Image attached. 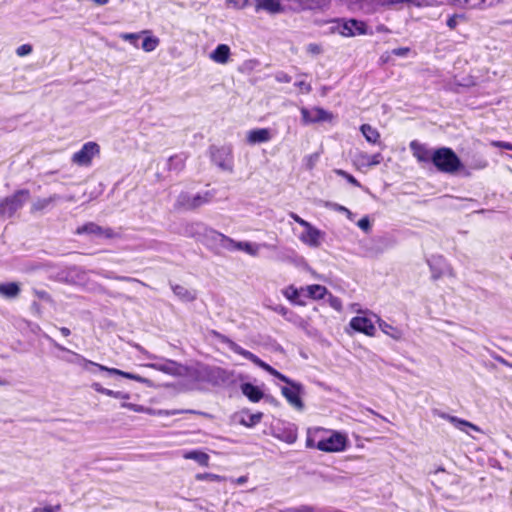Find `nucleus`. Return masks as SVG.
Returning a JSON list of instances; mask_svg holds the SVG:
<instances>
[{
  "label": "nucleus",
  "mask_w": 512,
  "mask_h": 512,
  "mask_svg": "<svg viewBox=\"0 0 512 512\" xmlns=\"http://www.w3.org/2000/svg\"><path fill=\"white\" fill-rule=\"evenodd\" d=\"M229 348L235 352L236 354H239L243 356L244 358L250 360L258 367L262 368L272 376L278 378L279 380L283 381L289 386H284L281 388L282 395L286 398L288 403L296 408L297 410L301 411L304 409V403L301 400V394L303 393V386L300 383L294 382L285 375L278 372L276 369H274L269 364L262 361L258 356L253 354L252 352L242 348L238 344H236L233 341L229 342Z\"/></svg>",
  "instance_id": "1"
},
{
  "label": "nucleus",
  "mask_w": 512,
  "mask_h": 512,
  "mask_svg": "<svg viewBox=\"0 0 512 512\" xmlns=\"http://www.w3.org/2000/svg\"><path fill=\"white\" fill-rule=\"evenodd\" d=\"M438 171L455 174L462 168V163L456 153L447 147L434 150L433 162Z\"/></svg>",
  "instance_id": "2"
},
{
  "label": "nucleus",
  "mask_w": 512,
  "mask_h": 512,
  "mask_svg": "<svg viewBox=\"0 0 512 512\" xmlns=\"http://www.w3.org/2000/svg\"><path fill=\"white\" fill-rule=\"evenodd\" d=\"M30 197L26 189L16 191L14 194L0 198V218H11L20 210Z\"/></svg>",
  "instance_id": "3"
},
{
  "label": "nucleus",
  "mask_w": 512,
  "mask_h": 512,
  "mask_svg": "<svg viewBox=\"0 0 512 512\" xmlns=\"http://www.w3.org/2000/svg\"><path fill=\"white\" fill-rule=\"evenodd\" d=\"M201 377L214 386H228L234 382L233 372L216 366L203 368Z\"/></svg>",
  "instance_id": "4"
},
{
  "label": "nucleus",
  "mask_w": 512,
  "mask_h": 512,
  "mask_svg": "<svg viewBox=\"0 0 512 512\" xmlns=\"http://www.w3.org/2000/svg\"><path fill=\"white\" fill-rule=\"evenodd\" d=\"M202 243L214 250H228L232 251V247L235 244V241L230 237L207 227L204 238L202 239Z\"/></svg>",
  "instance_id": "5"
},
{
  "label": "nucleus",
  "mask_w": 512,
  "mask_h": 512,
  "mask_svg": "<svg viewBox=\"0 0 512 512\" xmlns=\"http://www.w3.org/2000/svg\"><path fill=\"white\" fill-rule=\"evenodd\" d=\"M213 197L214 194L211 191H205L195 195L188 192H182L177 198V205L187 210H193L211 202Z\"/></svg>",
  "instance_id": "6"
},
{
  "label": "nucleus",
  "mask_w": 512,
  "mask_h": 512,
  "mask_svg": "<svg viewBox=\"0 0 512 512\" xmlns=\"http://www.w3.org/2000/svg\"><path fill=\"white\" fill-rule=\"evenodd\" d=\"M99 153L100 146L96 142H86L79 151L72 155L71 161L77 166L88 167Z\"/></svg>",
  "instance_id": "7"
},
{
  "label": "nucleus",
  "mask_w": 512,
  "mask_h": 512,
  "mask_svg": "<svg viewBox=\"0 0 512 512\" xmlns=\"http://www.w3.org/2000/svg\"><path fill=\"white\" fill-rule=\"evenodd\" d=\"M347 439L345 435L334 432L329 437L317 441L316 449L323 452H340L345 450Z\"/></svg>",
  "instance_id": "8"
},
{
  "label": "nucleus",
  "mask_w": 512,
  "mask_h": 512,
  "mask_svg": "<svg viewBox=\"0 0 512 512\" xmlns=\"http://www.w3.org/2000/svg\"><path fill=\"white\" fill-rule=\"evenodd\" d=\"M211 158L214 164L224 171L232 172L233 157L229 147H215L211 150Z\"/></svg>",
  "instance_id": "9"
},
{
  "label": "nucleus",
  "mask_w": 512,
  "mask_h": 512,
  "mask_svg": "<svg viewBox=\"0 0 512 512\" xmlns=\"http://www.w3.org/2000/svg\"><path fill=\"white\" fill-rule=\"evenodd\" d=\"M428 265L431 271V277L433 280H438L444 275L449 277H455L454 269L446 262L442 256H434L428 260Z\"/></svg>",
  "instance_id": "10"
},
{
  "label": "nucleus",
  "mask_w": 512,
  "mask_h": 512,
  "mask_svg": "<svg viewBox=\"0 0 512 512\" xmlns=\"http://www.w3.org/2000/svg\"><path fill=\"white\" fill-rule=\"evenodd\" d=\"M366 25L362 21L349 19L338 23V34L344 37H354L366 34Z\"/></svg>",
  "instance_id": "11"
},
{
  "label": "nucleus",
  "mask_w": 512,
  "mask_h": 512,
  "mask_svg": "<svg viewBox=\"0 0 512 512\" xmlns=\"http://www.w3.org/2000/svg\"><path fill=\"white\" fill-rule=\"evenodd\" d=\"M301 114L304 124L326 122L333 119L332 113L320 107H314L312 109L302 108Z\"/></svg>",
  "instance_id": "12"
},
{
  "label": "nucleus",
  "mask_w": 512,
  "mask_h": 512,
  "mask_svg": "<svg viewBox=\"0 0 512 512\" xmlns=\"http://www.w3.org/2000/svg\"><path fill=\"white\" fill-rule=\"evenodd\" d=\"M382 160L383 157L380 153L369 155L366 152L358 151L353 156V163L358 169L379 165Z\"/></svg>",
  "instance_id": "13"
},
{
  "label": "nucleus",
  "mask_w": 512,
  "mask_h": 512,
  "mask_svg": "<svg viewBox=\"0 0 512 512\" xmlns=\"http://www.w3.org/2000/svg\"><path fill=\"white\" fill-rule=\"evenodd\" d=\"M304 229L305 230L299 236L300 241L309 247H319L321 245L323 233L312 224H309V226Z\"/></svg>",
  "instance_id": "14"
},
{
  "label": "nucleus",
  "mask_w": 512,
  "mask_h": 512,
  "mask_svg": "<svg viewBox=\"0 0 512 512\" xmlns=\"http://www.w3.org/2000/svg\"><path fill=\"white\" fill-rule=\"evenodd\" d=\"M350 326L355 331L364 333L368 336H373L376 331L372 320L365 316L353 317L350 321Z\"/></svg>",
  "instance_id": "15"
},
{
  "label": "nucleus",
  "mask_w": 512,
  "mask_h": 512,
  "mask_svg": "<svg viewBox=\"0 0 512 512\" xmlns=\"http://www.w3.org/2000/svg\"><path fill=\"white\" fill-rule=\"evenodd\" d=\"M47 338L53 344L54 347H56L57 349H59L61 351L67 352V353H69L71 355L70 358H64V360L66 362L80 365L84 369H88L89 366H93L94 365L93 361L87 360L82 355H80V354H78L76 352H73V351L65 348L64 346H62L59 343H57L56 341H54L52 338H50V337H47Z\"/></svg>",
  "instance_id": "16"
},
{
  "label": "nucleus",
  "mask_w": 512,
  "mask_h": 512,
  "mask_svg": "<svg viewBox=\"0 0 512 512\" xmlns=\"http://www.w3.org/2000/svg\"><path fill=\"white\" fill-rule=\"evenodd\" d=\"M76 233L77 234H84V233L93 234V235L103 237V238H111L114 235V232L112 229L102 228L95 223H87L81 227H78Z\"/></svg>",
  "instance_id": "17"
},
{
  "label": "nucleus",
  "mask_w": 512,
  "mask_h": 512,
  "mask_svg": "<svg viewBox=\"0 0 512 512\" xmlns=\"http://www.w3.org/2000/svg\"><path fill=\"white\" fill-rule=\"evenodd\" d=\"M410 149L413 153V156L419 162H433L434 151H431L425 145L417 141H412L410 143Z\"/></svg>",
  "instance_id": "18"
},
{
  "label": "nucleus",
  "mask_w": 512,
  "mask_h": 512,
  "mask_svg": "<svg viewBox=\"0 0 512 512\" xmlns=\"http://www.w3.org/2000/svg\"><path fill=\"white\" fill-rule=\"evenodd\" d=\"M207 227L208 226H206L205 224H203L201 222L189 223L184 227V234L186 236L193 237L196 240L202 242V239L204 238Z\"/></svg>",
  "instance_id": "19"
},
{
  "label": "nucleus",
  "mask_w": 512,
  "mask_h": 512,
  "mask_svg": "<svg viewBox=\"0 0 512 512\" xmlns=\"http://www.w3.org/2000/svg\"><path fill=\"white\" fill-rule=\"evenodd\" d=\"M254 9L257 14L266 12L270 15L282 13L285 10L280 2H256Z\"/></svg>",
  "instance_id": "20"
},
{
  "label": "nucleus",
  "mask_w": 512,
  "mask_h": 512,
  "mask_svg": "<svg viewBox=\"0 0 512 512\" xmlns=\"http://www.w3.org/2000/svg\"><path fill=\"white\" fill-rule=\"evenodd\" d=\"M439 416L441 418L445 419V420H448L457 429H459L460 431H463L465 433H468L467 428H470V429H472L474 431H480V429L476 425H474L473 423L468 422V421L463 420V419H460L458 417L451 416V415L446 414V413H440Z\"/></svg>",
  "instance_id": "21"
},
{
  "label": "nucleus",
  "mask_w": 512,
  "mask_h": 512,
  "mask_svg": "<svg viewBox=\"0 0 512 512\" xmlns=\"http://www.w3.org/2000/svg\"><path fill=\"white\" fill-rule=\"evenodd\" d=\"M230 48L226 44H219L214 51L211 52L210 58L218 64H226L230 57Z\"/></svg>",
  "instance_id": "22"
},
{
  "label": "nucleus",
  "mask_w": 512,
  "mask_h": 512,
  "mask_svg": "<svg viewBox=\"0 0 512 512\" xmlns=\"http://www.w3.org/2000/svg\"><path fill=\"white\" fill-rule=\"evenodd\" d=\"M241 391L243 395H245L251 402L254 403L259 402L264 396V393L260 390V388L251 383H243L241 385Z\"/></svg>",
  "instance_id": "23"
},
{
  "label": "nucleus",
  "mask_w": 512,
  "mask_h": 512,
  "mask_svg": "<svg viewBox=\"0 0 512 512\" xmlns=\"http://www.w3.org/2000/svg\"><path fill=\"white\" fill-rule=\"evenodd\" d=\"M270 139L271 133L269 129L266 128L251 130L247 135V140L251 144L268 142Z\"/></svg>",
  "instance_id": "24"
},
{
  "label": "nucleus",
  "mask_w": 512,
  "mask_h": 512,
  "mask_svg": "<svg viewBox=\"0 0 512 512\" xmlns=\"http://www.w3.org/2000/svg\"><path fill=\"white\" fill-rule=\"evenodd\" d=\"M95 367H97L100 371H105L111 375H119V376H122L124 378H127V379H131V380H135L137 382H145V379L139 375H136V374H132V373H129V372H124L122 370H119V369H116V368H109V367H106L104 365H101V364H98V363H95L94 362V365Z\"/></svg>",
  "instance_id": "25"
},
{
  "label": "nucleus",
  "mask_w": 512,
  "mask_h": 512,
  "mask_svg": "<svg viewBox=\"0 0 512 512\" xmlns=\"http://www.w3.org/2000/svg\"><path fill=\"white\" fill-rule=\"evenodd\" d=\"M147 367L164 372L170 375H176L179 373V365L171 360H167L162 364L159 363H150L147 364Z\"/></svg>",
  "instance_id": "26"
},
{
  "label": "nucleus",
  "mask_w": 512,
  "mask_h": 512,
  "mask_svg": "<svg viewBox=\"0 0 512 512\" xmlns=\"http://www.w3.org/2000/svg\"><path fill=\"white\" fill-rule=\"evenodd\" d=\"M20 294V286L16 282L0 283V295L7 299H15Z\"/></svg>",
  "instance_id": "27"
},
{
  "label": "nucleus",
  "mask_w": 512,
  "mask_h": 512,
  "mask_svg": "<svg viewBox=\"0 0 512 512\" xmlns=\"http://www.w3.org/2000/svg\"><path fill=\"white\" fill-rule=\"evenodd\" d=\"M182 456L184 459L196 461L200 466L207 467L209 465L210 457L205 452L199 450L186 451Z\"/></svg>",
  "instance_id": "28"
},
{
  "label": "nucleus",
  "mask_w": 512,
  "mask_h": 512,
  "mask_svg": "<svg viewBox=\"0 0 512 512\" xmlns=\"http://www.w3.org/2000/svg\"><path fill=\"white\" fill-rule=\"evenodd\" d=\"M274 436L287 444H293L297 440V432L293 427L278 429L274 432Z\"/></svg>",
  "instance_id": "29"
},
{
  "label": "nucleus",
  "mask_w": 512,
  "mask_h": 512,
  "mask_svg": "<svg viewBox=\"0 0 512 512\" xmlns=\"http://www.w3.org/2000/svg\"><path fill=\"white\" fill-rule=\"evenodd\" d=\"M91 387L96 392L107 395L109 397L122 399V400H128L130 398V395L128 393L121 392V391H113V390L104 388L100 383H97V382L93 383L91 385Z\"/></svg>",
  "instance_id": "30"
},
{
  "label": "nucleus",
  "mask_w": 512,
  "mask_h": 512,
  "mask_svg": "<svg viewBox=\"0 0 512 512\" xmlns=\"http://www.w3.org/2000/svg\"><path fill=\"white\" fill-rule=\"evenodd\" d=\"M360 131L367 142L371 144H380V133L376 128L372 127L369 124H363L360 127Z\"/></svg>",
  "instance_id": "31"
},
{
  "label": "nucleus",
  "mask_w": 512,
  "mask_h": 512,
  "mask_svg": "<svg viewBox=\"0 0 512 512\" xmlns=\"http://www.w3.org/2000/svg\"><path fill=\"white\" fill-rule=\"evenodd\" d=\"M187 156L183 153L171 156L167 160L168 169L175 172H180L185 167Z\"/></svg>",
  "instance_id": "32"
},
{
  "label": "nucleus",
  "mask_w": 512,
  "mask_h": 512,
  "mask_svg": "<svg viewBox=\"0 0 512 512\" xmlns=\"http://www.w3.org/2000/svg\"><path fill=\"white\" fill-rule=\"evenodd\" d=\"M172 290L174 294L182 301L191 302L196 298V293L184 286L174 285L172 286Z\"/></svg>",
  "instance_id": "33"
},
{
  "label": "nucleus",
  "mask_w": 512,
  "mask_h": 512,
  "mask_svg": "<svg viewBox=\"0 0 512 512\" xmlns=\"http://www.w3.org/2000/svg\"><path fill=\"white\" fill-rule=\"evenodd\" d=\"M260 245L250 242H236L232 247L233 250H241L251 256H257L259 254Z\"/></svg>",
  "instance_id": "34"
},
{
  "label": "nucleus",
  "mask_w": 512,
  "mask_h": 512,
  "mask_svg": "<svg viewBox=\"0 0 512 512\" xmlns=\"http://www.w3.org/2000/svg\"><path fill=\"white\" fill-rule=\"evenodd\" d=\"M59 199H60V196L56 195V194H54L48 198H39L34 201V203L32 204L31 210H32V212L44 210L49 205H51L53 202H55Z\"/></svg>",
  "instance_id": "35"
},
{
  "label": "nucleus",
  "mask_w": 512,
  "mask_h": 512,
  "mask_svg": "<svg viewBox=\"0 0 512 512\" xmlns=\"http://www.w3.org/2000/svg\"><path fill=\"white\" fill-rule=\"evenodd\" d=\"M301 291H306L307 295L313 299H322L327 293V289L321 285H309L305 289L301 288Z\"/></svg>",
  "instance_id": "36"
},
{
  "label": "nucleus",
  "mask_w": 512,
  "mask_h": 512,
  "mask_svg": "<svg viewBox=\"0 0 512 512\" xmlns=\"http://www.w3.org/2000/svg\"><path fill=\"white\" fill-rule=\"evenodd\" d=\"M95 273L104 278L115 279V280L126 281V282H137L143 286H146V284L144 282H142L136 278H132V277H128V276H117V275H114L112 272H105V271H98Z\"/></svg>",
  "instance_id": "37"
},
{
  "label": "nucleus",
  "mask_w": 512,
  "mask_h": 512,
  "mask_svg": "<svg viewBox=\"0 0 512 512\" xmlns=\"http://www.w3.org/2000/svg\"><path fill=\"white\" fill-rule=\"evenodd\" d=\"M148 30L141 31L139 33H121L120 38L124 41L130 42L134 47H138V40L141 38L142 35L148 34Z\"/></svg>",
  "instance_id": "38"
},
{
  "label": "nucleus",
  "mask_w": 512,
  "mask_h": 512,
  "mask_svg": "<svg viewBox=\"0 0 512 512\" xmlns=\"http://www.w3.org/2000/svg\"><path fill=\"white\" fill-rule=\"evenodd\" d=\"M159 43L160 40L157 37L147 36L142 41V49L145 52H152L158 47Z\"/></svg>",
  "instance_id": "39"
},
{
  "label": "nucleus",
  "mask_w": 512,
  "mask_h": 512,
  "mask_svg": "<svg viewBox=\"0 0 512 512\" xmlns=\"http://www.w3.org/2000/svg\"><path fill=\"white\" fill-rule=\"evenodd\" d=\"M300 292L301 290H298L294 286H289L283 291V295L291 302L302 305L303 302L298 300Z\"/></svg>",
  "instance_id": "40"
},
{
  "label": "nucleus",
  "mask_w": 512,
  "mask_h": 512,
  "mask_svg": "<svg viewBox=\"0 0 512 512\" xmlns=\"http://www.w3.org/2000/svg\"><path fill=\"white\" fill-rule=\"evenodd\" d=\"M121 406L123 408H127V409L132 410V411L137 412V413L156 414V412H154L152 409L146 408V407H144L142 405H138V404L123 402L121 404Z\"/></svg>",
  "instance_id": "41"
},
{
  "label": "nucleus",
  "mask_w": 512,
  "mask_h": 512,
  "mask_svg": "<svg viewBox=\"0 0 512 512\" xmlns=\"http://www.w3.org/2000/svg\"><path fill=\"white\" fill-rule=\"evenodd\" d=\"M195 478L198 481L208 480V481H214V482H221V481L226 480L225 476H221V475H217V474H213V473H198V474H196Z\"/></svg>",
  "instance_id": "42"
},
{
  "label": "nucleus",
  "mask_w": 512,
  "mask_h": 512,
  "mask_svg": "<svg viewBox=\"0 0 512 512\" xmlns=\"http://www.w3.org/2000/svg\"><path fill=\"white\" fill-rule=\"evenodd\" d=\"M262 417L263 414L261 412H258L249 415L247 419H241L240 423L246 427H253L261 421Z\"/></svg>",
  "instance_id": "43"
},
{
  "label": "nucleus",
  "mask_w": 512,
  "mask_h": 512,
  "mask_svg": "<svg viewBox=\"0 0 512 512\" xmlns=\"http://www.w3.org/2000/svg\"><path fill=\"white\" fill-rule=\"evenodd\" d=\"M379 326H380L381 330L385 334L391 336L394 339H398L399 338V332L395 328H393L392 326H390V325H388L386 323H380Z\"/></svg>",
  "instance_id": "44"
},
{
  "label": "nucleus",
  "mask_w": 512,
  "mask_h": 512,
  "mask_svg": "<svg viewBox=\"0 0 512 512\" xmlns=\"http://www.w3.org/2000/svg\"><path fill=\"white\" fill-rule=\"evenodd\" d=\"M319 160V153H313L305 157L304 162L307 169L311 170L314 168Z\"/></svg>",
  "instance_id": "45"
},
{
  "label": "nucleus",
  "mask_w": 512,
  "mask_h": 512,
  "mask_svg": "<svg viewBox=\"0 0 512 512\" xmlns=\"http://www.w3.org/2000/svg\"><path fill=\"white\" fill-rule=\"evenodd\" d=\"M272 310L282 316H284L287 320L291 321L292 320V313L284 306L282 305H276L274 307H272Z\"/></svg>",
  "instance_id": "46"
},
{
  "label": "nucleus",
  "mask_w": 512,
  "mask_h": 512,
  "mask_svg": "<svg viewBox=\"0 0 512 512\" xmlns=\"http://www.w3.org/2000/svg\"><path fill=\"white\" fill-rule=\"evenodd\" d=\"M32 51H33L32 45H30V44H23V45H20L16 49V55L19 56V57H24V56H27V55L31 54Z\"/></svg>",
  "instance_id": "47"
},
{
  "label": "nucleus",
  "mask_w": 512,
  "mask_h": 512,
  "mask_svg": "<svg viewBox=\"0 0 512 512\" xmlns=\"http://www.w3.org/2000/svg\"><path fill=\"white\" fill-rule=\"evenodd\" d=\"M358 227L368 233L371 230V224L368 217H363L357 222Z\"/></svg>",
  "instance_id": "48"
},
{
  "label": "nucleus",
  "mask_w": 512,
  "mask_h": 512,
  "mask_svg": "<svg viewBox=\"0 0 512 512\" xmlns=\"http://www.w3.org/2000/svg\"><path fill=\"white\" fill-rule=\"evenodd\" d=\"M306 50L312 55H319L323 52L322 46L316 43L308 44Z\"/></svg>",
  "instance_id": "49"
},
{
  "label": "nucleus",
  "mask_w": 512,
  "mask_h": 512,
  "mask_svg": "<svg viewBox=\"0 0 512 512\" xmlns=\"http://www.w3.org/2000/svg\"><path fill=\"white\" fill-rule=\"evenodd\" d=\"M295 86L304 94H309L312 91L311 85L303 80L295 82Z\"/></svg>",
  "instance_id": "50"
},
{
  "label": "nucleus",
  "mask_w": 512,
  "mask_h": 512,
  "mask_svg": "<svg viewBox=\"0 0 512 512\" xmlns=\"http://www.w3.org/2000/svg\"><path fill=\"white\" fill-rule=\"evenodd\" d=\"M275 79L279 83H289L292 80L291 76L283 71L277 72L275 74Z\"/></svg>",
  "instance_id": "51"
},
{
  "label": "nucleus",
  "mask_w": 512,
  "mask_h": 512,
  "mask_svg": "<svg viewBox=\"0 0 512 512\" xmlns=\"http://www.w3.org/2000/svg\"><path fill=\"white\" fill-rule=\"evenodd\" d=\"M409 52H410V48H408V47L395 48L391 51V53L393 55L399 56V57H405L406 55H408Z\"/></svg>",
  "instance_id": "52"
},
{
  "label": "nucleus",
  "mask_w": 512,
  "mask_h": 512,
  "mask_svg": "<svg viewBox=\"0 0 512 512\" xmlns=\"http://www.w3.org/2000/svg\"><path fill=\"white\" fill-rule=\"evenodd\" d=\"M460 19H463L462 15H453L447 20V26L451 29H454Z\"/></svg>",
  "instance_id": "53"
},
{
  "label": "nucleus",
  "mask_w": 512,
  "mask_h": 512,
  "mask_svg": "<svg viewBox=\"0 0 512 512\" xmlns=\"http://www.w3.org/2000/svg\"><path fill=\"white\" fill-rule=\"evenodd\" d=\"M491 145L498 148H503L512 151V143L504 141H492Z\"/></svg>",
  "instance_id": "54"
},
{
  "label": "nucleus",
  "mask_w": 512,
  "mask_h": 512,
  "mask_svg": "<svg viewBox=\"0 0 512 512\" xmlns=\"http://www.w3.org/2000/svg\"><path fill=\"white\" fill-rule=\"evenodd\" d=\"M289 216L295 221L297 222L298 224H300L302 227L306 228L307 226H309V222L302 219L301 217H299L296 213L294 212H291L289 214Z\"/></svg>",
  "instance_id": "55"
},
{
  "label": "nucleus",
  "mask_w": 512,
  "mask_h": 512,
  "mask_svg": "<svg viewBox=\"0 0 512 512\" xmlns=\"http://www.w3.org/2000/svg\"><path fill=\"white\" fill-rule=\"evenodd\" d=\"M330 305L337 311H340L342 309L341 301L337 297H330Z\"/></svg>",
  "instance_id": "56"
},
{
  "label": "nucleus",
  "mask_w": 512,
  "mask_h": 512,
  "mask_svg": "<svg viewBox=\"0 0 512 512\" xmlns=\"http://www.w3.org/2000/svg\"><path fill=\"white\" fill-rule=\"evenodd\" d=\"M345 179L352 185L356 186V187H360V183L358 182V180L352 176L351 174L348 173V175L345 177Z\"/></svg>",
  "instance_id": "57"
},
{
  "label": "nucleus",
  "mask_w": 512,
  "mask_h": 512,
  "mask_svg": "<svg viewBox=\"0 0 512 512\" xmlns=\"http://www.w3.org/2000/svg\"><path fill=\"white\" fill-rule=\"evenodd\" d=\"M316 444L317 442H315V439L308 435L307 439H306V447L308 448H316Z\"/></svg>",
  "instance_id": "58"
},
{
  "label": "nucleus",
  "mask_w": 512,
  "mask_h": 512,
  "mask_svg": "<svg viewBox=\"0 0 512 512\" xmlns=\"http://www.w3.org/2000/svg\"><path fill=\"white\" fill-rule=\"evenodd\" d=\"M487 161L484 160V159H481V160H478L475 165H474V168L476 169H484L487 167Z\"/></svg>",
  "instance_id": "59"
},
{
  "label": "nucleus",
  "mask_w": 512,
  "mask_h": 512,
  "mask_svg": "<svg viewBox=\"0 0 512 512\" xmlns=\"http://www.w3.org/2000/svg\"><path fill=\"white\" fill-rule=\"evenodd\" d=\"M247 480H248V477L243 475V476L238 477L237 479H232L231 481L238 485H242V484L246 483Z\"/></svg>",
  "instance_id": "60"
},
{
  "label": "nucleus",
  "mask_w": 512,
  "mask_h": 512,
  "mask_svg": "<svg viewBox=\"0 0 512 512\" xmlns=\"http://www.w3.org/2000/svg\"><path fill=\"white\" fill-rule=\"evenodd\" d=\"M340 21L337 20V21H333L331 26L329 27V32L332 33V34H335L337 33L338 34V23Z\"/></svg>",
  "instance_id": "61"
},
{
  "label": "nucleus",
  "mask_w": 512,
  "mask_h": 512,
  "mask_svg": "<svg viewBox=\"0 0 512 512\" xmlns=\"http://www.w3.org/2000/svg\"><path fill=\"white\" fill-rule=\"evenodd\" d=\"M314 508L309 505H301L298 507V512H313Z\"/></svg>",
  "instance_id": "62"
},
{
  "label": "nucleus",
  "mask_w": 512,
  "mask_h": 512,
  "mask_svg": "<svg viewBox=\"0 0 512 512\" xmlns=\"http://www.w3.org/2000/svg\"><path fill=\"white\" fill-rule=\"evenodd\" d=\"M31 309L37 314L40 315V305L37 302H33L31 305Z\"/></svg>",
  "instance_id": "63"
},
{
  "label": "nucleus",
  "mask_w": 512,
  "mask_h": 512,
  "mask_svg": "<svg viewBox=\"0 0 512 512\" xmlns=\"http://www.w3.org/2000/svg\"><path fill=\"white\" fill-rule=\"evenodd\" d=\"M60 509V505H57L55 507H52V506H49V507H45V510H48L47 512H56Z\"/></svg>",
  "instance_id": "64"
}]
</instances>
